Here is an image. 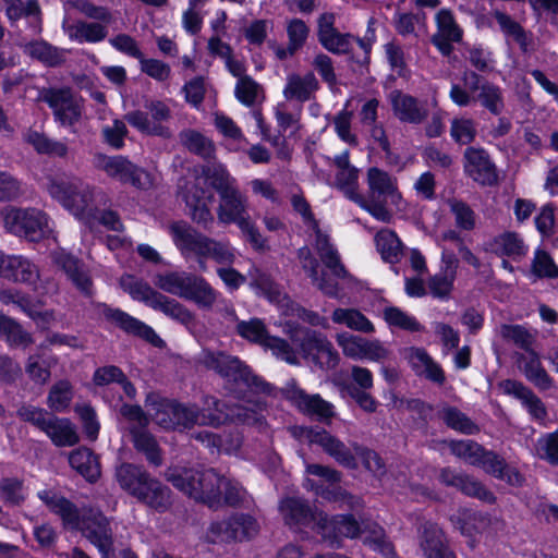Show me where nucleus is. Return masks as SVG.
<instances>
[{
    "instance_id": "obj_52",
    "label": "nucleus",
    "mask_w": 558,
    "mask_h": 558,
    "mask_svg": "<svg viewBox=\"0 0 558 558\" xmlns=\"http://www.w3.org/2000/svg\"><path fill=\"white\" fill-rule=\"evenodd\" d=\"M499 335L502 339L513 342L517 347L526 353L535 352L533 344L536 341L535 335L521 325L502 324L499 327Z\"/></svg>"
},
{
    "instance_id": "obj_19",
    "label": "nucleus",
    "mask_w": 558,
    "mask_h": 558,
    "mask_svg": "<svg viewBox=\"0 0 558 558\" xmlns=\"http://www.w3.org/2000/svg\"><path fill=\"white\" fill-rule=\"evenodd\" d=\"M290 400L302 413L315 416L318 421L329 424L336 415L335 407L324 400L319 395H308L299 388L294 380L287 384L283 389Z\"/></svg>"
},
{
    "instance_id": "obj_9",
    "label": "nucleus",
    "mask_w": 558,
    "mask_h": 558,
    "mask_svg": "<svg viewBox=\"0 0 558 558\" xmlns=\"http://www.w3.org/2000/svg\"><path fill=\"white\" fill-rule=\"evenodd\" d=\"M68 4L86 19L94 20L93 22L78 20L73 24L64 21L62 28L71 40L78 44H97L108 37L107 26L112 22L113 16L107 7L96 5L88 0H69Z\"/></svg>"
},
{
    "instance_id": "obj_2",
    "label": "nucleus",
    "mask_w": 558,
    "mask_h": 558,
    "mask_svg": "<svg viewBox=\"0 0 558 558\" xmlns=\"http://www.w3.org/2000/svg\"><path fill=\"white\" fill-rule=\"evenodd\" d=\"M39 499L56 514L66 529L80 531L100 553L101 558H114V538L109 519L96 509H83L65 497L52 492L43 490Z\"/></svg>"
},
{
    "instance_id": "obj_37",
    "label": "nucleus",
    "mask_w": 558,
    "mask_h": 558,
    "mask_svg": "<svg viewBox=\"0 0 558 558\" xmlns=\"http://www.w3.org/2000/svg\"><path fill=\"white\" fill-rule=\"evenodd\" d=\"M313 230L315 231L314 246L323 264L331 271L335 277L345 278L348 272L340 260L338 251L330 243L329 236L323 233L318 227L317 229Z\"/></svg>"
},
{
    "instance_id": "obj_15",
    "label": "nucleus",
    "mask_w": 558,
    "mask_h": 558,
    "mask_svg": "<svg viewBox=\"0 0 558 558\" xmlns=\"http://www.w3.org/2000/svg\"><path fill=\"white\" fill-rule=\"evenodd\" d=\"M38 100L49 106L56 121L63 126H72L82 118V102L75 97L71 87L43 88L39 92Z\"/></svg>"
},
{
    "instance_id": "obj_5",
    "label": "nucleus",
    "mask_w": 558,
    "mask_h": 558,
    "mask_svg": "<svg viewBox=\"0 0 558 558\" xmlns=\"http://www.w3.org/2000/svg\"><path fill=\"white\" fill-rule=\"evenodd\" d=\"M114 477L128 494L159 512L171 505V490L153 477L143 466L122 463L116 469Z\"/></svg>"
},
{
    "instance_id": "obj_7",
    "label": "nucleus",
    "mask_w": 558,
    "mask_h": 558,
    "mask_svg": "<svg viewBox=\"0 0 558 558\" xmlns=\"http://www.w3.org/2000/svg\"><path fill=\"white\" fill-rule=\"evenodd\" d=\"M46 189L52 198L86 223L95 217V190L82 180L63 174L50 175Z\"/></svg>"
},
{
    "instance_id": "obj_32",
    "label": "nucleus",
    "mask_w": 558,
    "mask_h": 558,
    "mask_svg": "<svg viewBox=\"0 0 558 558\" xmlns=\"http://www.w3.org/2000/svg\"><path fill=\"white\" fill-rule=\"evenodd\" d=\"M279 511L284 523L290 527L308 525L315 521L318 513L313 511L305 499L296 497L282 499L279 504Z\"/></svg>"
},
{
    "instance_id": "obj_1",
    "label": "nucleus",
    "mask_w": 558,
    "mask_h": 558,
    "mask_svg": "<svg viewBox=\"0 0 558 558\" xmlns=\"http://www.w3.org/2000/svg\"><path fill=\"white\" fill-rule=\"evenodd\" d=\"M202 174L218 194L219 203L216 208L218 221L223 225L235 223L255 250H264L266 239L248 215V198L240 190L236 179L219 162H208L203 166Z\"/></svg>"
},
{
    "instance_id": "obj_59",
    "label": "nucleus",
    "mask_w": 558,
    "mask_h": 558,
    "mask_svg": "<svg viewBox=\"0 0 558 558\" xmlns=\"http://www.w3.org/2000/svg\"><path fill=\"white\" fill-rule=\"evenodd\" d=\"M236 332L244 339L258 343L264 347L266 339L270 336L267 332L266 326L263 320L252 318L250 320H241L236 324Z\"/></svg>"
},
{
    "instance_id": "obj_31",
    "label": "nucleus",
    "mask_w": 558,
    "mask_h": 558,
    "mask_svg": "<svg viewBox=\"0 0 558 558\" xmlns=\"http://www.w3.org/2000/svg\"><path fill=\"white\" fill-rule=\"evenodd\" d=\"M407 359L416 375L424 376L440 386L445 384L446 376L441 366L432 359L425 349H408Z\"/></svg>"
},
{
    "instance_id": "obj_33",
    "label": "nucleus",
    "mask_w": 558,
    "mask_h": 558,
    "mask_svg": "<svg viewBox=\"0 0 558 558\" xmlns=\"http://www.w3.org/2000/svg\"><path fill=\"white\" fill-rule=\"evenodd\" d=\"M318 88L319 83L313 72H307L304 75L290 73L287 76L283 96L287 100L305 102L314 97Z\"/></svg>"
},
{
    "instance_id": "obj_43",
    "label": "nucleus",
    "mask_w": 558,
    "mask_h": 558,
    "mask_svg": "<svg viewBox=\"0 0 558 558\" xmlns=\"http://www.w3.org/2000/svg\"><path fill=\"white\" fill-rule=\"evenodd\" d=\"M204 194L202 187L194 186L185 194V204L191 219L207 229L213 225L214 216L203 199Z\"/></svg>"
},
{
    "instance_id": "obj_60",
    "label": "nucleus",
    "mask_w": 558,
    "mask_h": 558,
    "mask_svg": "<svg viewBox=\"0 0 558 558\" xmlns=\"http://www.w3.org/2000/svg\"><path fill=\"white\" fill-rule=\"evenodd\" d=\"M221 498L222 505L231 507L244 506L251 501V496L238 482L231 481L225 476L223 483H221Z\"/></svg>"
},
{
    "instance_id": "obj_23",
    "label": "nucleus",
    "mask_w": 558,
    "mask_h": 558,
    "mask_svg": "<svg viewBox=\"0 0 558 558\" xmlns=\"http://www.w3.org/2000/svg\"><path fill=\"white\" fill-rule=\"evenodd\" d=\"M388 98L395 117L401 122L420 124L428 116L425 104L409 94L395 89Z\"/></svg>"
},
{
    "instance_id": "obj_64",
    "label": "nucleus",
    "mask_w": 558,
    "mask_h": 558,
    "mask_svg": "<svg viewBox=\"0 0 558 558\" xmlns=\"http://www.w3.org/2000/svg\"><path fill=\"white\" fill-rule=\"evenodd\" d=\"M51 415L47 410L29 403H22L16 410V416L21 421L29 423L41 432Z\"/></svg>"
},
{
    "instance_id": "obj_36",
    "label": "nucleus",
    "mask_w": 558,
    "mask_h": 558,
    "mask_svg": "<svg viewBox=\"0 0 558 558\" xmlns=\"http://www.w3.org/2000/svg\"><path fill=\"white\" fill-rule=\"evenodd\" d=\"M476 466H481L486 473L506 481L510 485L520 486L523 482L522 475L517 470L509 468L505 459L494 451L485 449Z\"/></svg>"
},
{
    "instance_id": "obj_11",
    "label": "nucleus",
    "mask_w": 558,
    "mask_h": 558,
    "mask_svg": "<svg viewBox=\"0 0 558 558\" xmlns=\"http://www.w3.org/2000/svg\"><path fill=\"white\" fill-rule=\"evenodd\" d=\"M286 333L303 359L322 369H333L338 366L339 353L320 331L299 324H287Z\"/></svg>"
},
{
    "instance_id": "obj_22",
    "label": "nucleus",
    "mask_w": 558,
    "mask_h": 558,
    "mask_svg": "<svg viewBox=\"0 0 558 558\" xmlns=\"http://www.w3.org/2000/svg\"><path fill=\"white\" fill-rule=\"evenodd\" d=\"M336 15L325 12L317 19V38L319 44L335 54L348 53L351 49L352 35L340 33L336 27Z\"/></svg>"
},
{
    "instance_id": "obj_21",
    "label": "nucleus",
    "mask_w": 558,
    "mask_h": 558,
    "mask_svg": "<svg viewBox=\"0 0 558 558\" xmlns=\"http://www.w3.org/2000/svg\"><path fill=\"white\" fill-rule=\"evenodd\" d=\"M305 437L311 444L320 446L326 453L332 457L342 466L351 470L357 468L355 454L351 449L325 429L308 428L305 430Z\"/></svg>"
},
{
    "instance_id": "obj_4",
    "label": "nucleus",
    "mask_w": 558,
    "mask_h": 558,
    "mask_svg": "<svg viewBox=\"0 0 558 558\" xmlns=\"http://www.w3.org/2000/svg\"><path fill=\"white\" fill-rule=\"evenodd\" d=\"M198 362L205 368L216 372L226 380L228 390L236 398L246 391L268 392L269 385L254 375L239 357L222 351L204 350Z\"/></svg>"
},
{
    "instance_id": "obj_55",
    "label": "nucleus",
    "mask_w": 558,
    "mask_h": 558,
    "mask_svg": "<svg viewBox=\"0 0 558 558\" xmlns=\"http://www.w3.org/2000/svg\"><path fill=\"white\" fill-rule=\"evenodd\" d=\"M449 448L452 454L475 466L480 463L485 451L482 445L470 439L452 440Z\"/></svg>"
},
{
    "instance_id": "obj_24",
    "label": "nucleus",
    "mask_w": 558,
    "mask_h": 558,
    "mask_svg": "<svg viewBox=\"0 0 558 558\" xmlns=\"http://www.w3.org/2000/svg\"><path fill=\"white\" fill-rule=\"evenodd\" d=\"M418 532L420 547L426 558H456L442 530L436 523L424 521Z\"/></svg>"
},
{
    "instance_id": "obj_42",
    "label": "nucleus",
    "mask_w": 558,
    "mask_h": 558,
    "mask_svg": "<svg viewBox=\"0 0 558 558\" xmlns=\"http://www.w3.org/2000/svg\"><path fill=\"white\" fill-rule=\"evenodd\" d=\"M130 434L132 435V441L134 448L145 454L146 460L155 465L159 466L162 464V457L160 452L159 445L155 437L146 429H141L140 427H128Z\"/></svg>"
},
{
    "instance_id": "obj_34",
    "label": "nucleus",
    "mask_w": 558,
    "mask_h": 558,
    "mask_svg": "<svg viewBox=\"0 0 558 558\" xmlns=\"http://www.w3.org/2000/svg\"><path fill=\"white\" fill-rule=\"evenodd\" d=\"M501 388L508 395H512L527 409L533 418L544 421L547 416V410L543 401L520 381L507 379L501 383Z\"/></svg>"
},
{
    "instance_id": "obj_18",
    "label": "nucleus",
    "mask_w": 558,
    "mask_h": 558,
    "mask_svg": "<svg viewBox=\"0 0 558 558\" xmlns=\"http://www.w3.org/2000/svg\"><path fill=\"white\" fill-rule=\"evenodd\" d=\"M209 532L221 542H243L255 537L259 524L255 518L245 513H236L220 522L211 523Z\"/></svg>"
},
{
    "instance_id": "obj_63",
    "label": "nucleus",
    "mask_w": 558,
    "mask_h": 558,
    "mask_svg": "<svg viewBox=\"0 0 558 558\" xmlns=\"http://www.w3.org/2000/svg\"><path fill=\"white\" fill-rule=\"evenodd\" d=\"M264 347L269 349L276 357L291 365L300 364L298 348L294 349L286 339L270 336L268 339H266Z\"/></svg>"
},
{
    "instance_id": "obj_6",
    "label": "nucleus",
    "mask_w": 558,
    "mask_h": 558,
    "mask_svg": "<svg viewBox=\"0 0 558 558\" xmlns=\"http://www.w3.org/2000/svg\"><path fill=\"white\" fill-rule=\"evenodd\" d=\"M166 480L175 488L207 505L218 509L222 506L221 483L223 475L214 469L197 470L182 466L170 468L166 471Z\"/></svg>"
},
{
    "instance_id": "obj_56",
    "label": "nucleus",
    "mask_w": 558,
    "mask_h": 558,
    "mask_svg": "<svg viewBox=\"0 0 558 558\" xmlns=\"http://www.w3.org/2000/svg\"><path fill=\"white\" fill-rule=\"evenodd\" d=\"M316 532L322 536V541L330 548H339L341 538L338 534L335 518H328L324 512H318L314 521Z\"/></svg>"
},
{
    "instance_id": "obj_16",
    "label": "nucleus",
    "mask_w": 558,
    "mask_h": 558,
    "mask_svg": "<svg viewBox=\"0 0 558 558\" xmlns=\"http://www.w3.org/2000/svg\"><path fill=\"white\" fill-rule=\"evenodd\" d=\"M260 417L253 410L241 405L228 407L213 396L204 397L201 410V425L218 427L227 422H238L247 425L256 424Z\"/></svg>"
},
{
    "instance_id": "obj_51",
    "label": "nucleus",
    "mask_w": 558,
    "mask_h": 558,
    "mask_svg": "<svg viewBox=\"0 0 558 558\" xmlns=\"http://www.w3.org/2000/svg\"><path fill=\"white\" fill-rule=\"evenodd\" d=\"M492 250L498 255L520 258L526 254V246L515 232H505L494 238Z\"/></svg>"
},
{
    "instance_id": "obj_61",
    "label": "nucleus",
    "mask_w": 558,
    "mask_h": 558,
    "mask_svg": "<svg viewBox=\"0 0 558 558\" xmlns=\"http://www.w3.org/2000/svg\"><path fill=\"white\" fill-rule=\"evenodd\" d=\"M384 318L389 326L407 331L417 332L423 330V326L413 316L395 306L384 310Z\"/></svg>"
},
{
    "instance_id": "obj_62",
    "label": "nucleus",
    "mask_w": 558,
    "mask_h": 558,
    "mask_svg": "<svg viewBox=\"0 0 558 558\" xmlns=\"http://www.w3.org/2000/svg\"><path fill=\"white\" fill-rule=\"evenodd\" d=\"M447 203L459 229L471 231L475 228V213L466 203L457 198H450Z\"/></svg>"
},
{
    "instance_id": "obj_14",
    "label": "nucleus",
    "mask_w": 558,
    "mask_h": 558,
    "mask_svg": "<svg viewBox=\"0 0 558 558\" xmlns=\"http://www.w3.org/2000/svg\"><path fill=\"white\" fill-rule=\"evenodd\" d=\"M4 228L19 236L37 241L48 231L46 214L36 208H5L1 211Z\"/></svg>"
},
{
    "instance_id": "obj_28",
    "label": "nucleus",
    "mask_w": 558,
    "mask_h": 558,
    "mask_svg": "<svg viewBox=\"0 0 558 558\" xmlns=\"http://www.w3.org/2000/svg\"><path fill=\"white\" fill-rule=\"evenodd\" d=\"M298 258L300 260L302 269L307 274V276L312 280V283L319 291H322L325 295L330 298L338 296V282L327 277V275L324 271L319 274V263L317 258H315L314 255L312 254L310 247L303 246L299 248Z\"/></svg>"
},
{
    "instance_id": "obj_35",
    "label": "nucleus",
    "mask_w": 558,
    "mask_h": 558,
    "mask_svg": "<svg viewBox=\"0 0 558 558\" xmlns=\"http://www.w3.org/2000/svg\"><path fill=\"white\" fill-rule=\"evenodd\" d=\"M54 263L66 274L71 281L87 296L93 294V282L84 265L74 256L64 252L54 255Z\"/></svg>"
},
{
    "instance_id": "obj_49",
    "label": "nucleus",
    "mask_w": 558,
    "mask_h": 558,
    "mask_svg": "<svg viewBox=\"0 0 558 558\" xmlns=\"http://www.w3.org/2000/svg\"><path fill=\"white\" fill-rule=\"evenodd\" d=\"M153 310L163 313L166 316L186 327L193 325L195 322L194 314L186 306L162 293Z\"/></svg>"
},
{
    "instance_id": "obj_53",
    "label": "nucleus",
    "mask_w": 558,
    "mask_h": 558,
    "mask_svg": "<svg viewBox=\"0 0 558 558\" xmlns=\"http://www.w3.org/2000/svg\"><path fill=\"white\" fill-rule=\"evenodd\" d=\"M352 448L355 454L361 459L363 466L371 472L374 477L381 480L386 475V464L379 453L356 442L352 444Z\"/></svg>"
},
{
    "instance_id": "obj_41",
    "label": "nucleus",
    "mask_w": 558,
    "mask_h": 558,
    "mask_svg": "<svg viewBox=\"0 0 558 558\" xmlns=\"http://www.w3.org/2000/svg\"><path fill=\"white\" fill-rule=\"evenodd\" d=\"M70 465L89 483L100 477V463L98 457L86 447H81L69 454Z\"/></svg>"
},
{
    "instance_id": "obj_48",
    "label": "nucleus",
    "mask_w": 558,
    "mask_h": 558,
    "mask_svg": "<svg viewBox=\"0 0 558 558\" xmlns=\"http://www.w3.org/2000/svg\"><path fill=\"white\" fill-rule=\"evenodd\" d=\"M438 415L449 428L461 434L474 435L480 432V427L456 407L444 405Z\"/></svg>"
},
{
    "instance_id": "obj_29",
    "label": "nucleus",
    "mask_w": 558,
    "mask_h": 558,
    "mask_svg": "<svg viewBox=\"0 0 558 558\" xmlns=\"http://www.w3.org/2000/svg\"><path fill=\"white\" fill-rule=\"evenodd\" d=\"M517 363L525 378L539 391H546L554 387V379L543 367L539 355L536 352L518 354Z\"/></svg>"
},
{
    "instance_id": "obj_10",
    "label": "nucleus",
    "mask_w": 558,
    "mask_h": 558,
    "mask_svg": "<svg viewBox=\"0 0 558 558\" xmlns=\"http://www.w3.org/2000/svg\"><path fill=\"white\" fill-rule=\"evenodd\" d=\"M463 85L453 84L450 99L460 107H468L478 101L492 114L499 116L505 109L501 89L478 75L474 71H464L461 77Z\"/></svg>"
},
{
    "instance_id": "obj_12",
    "label": "nucleus",
    "mask_w": 558,
    "mask_h": 558,
    "mask_svg": "<svg viewBox=\"0 0 558 558\" xmlns=\"http://www.w3.org/2000/svg\"><path fill=\"white\" fill-rule=\"evenodd\" d=\"M93 165L96 169L107 173L108 177L129 183L140 190H148L154 185L151 174L138 168L123 156H107L95 154Z\"/></svg>"
},
{
    "instance_id": "obj_57",
    "label": "nucleus",
    "mask_w": 558,
    "mask_h": 558,
    "mask_svg": "<svg viewBox=\"0 0 558 558\" xmlns=\"http://www.w3.org/2000/svg\"><path fill=\"white\" fill-rule=\"evenodd\" d=\"M477 134L476 123L471 118H454L451 121L450 136L459 145L471 144Z\"/></svg>"
},
{
    "instance_id": "obj_3",
    "label": "nucleus",
    "mask_w": 558,
    "mask_h": 558,
    "mask_svg": "<svg viewBox=\"0 0 558 558\" xmlns=\"http://www.w3.org/2000/svg\"><path fill=\"white\" fill-rule=\"evenodd\" d=\"M177 248L185 259L195 258L201 270L207 269L206 260L214 259L218 264L231 265L235 254L229 242L209 238L185 221H175L169 227Z\"/></svg>"
},
{
    "instance_id": "obj_20",
    "label": "nucleus",
    "mask_w": 558,
    "mask_h": 558,
    "mask_svg": "<svg viewBox=\"0 0 558 558\" xmlns=\"http://www.w3.org/2000/svg\"><path fill=\"white\" fill-rule=\"evenodd\" d=\"M464 172L483 186H493L498 182V172L488 153L484 148L468 147L463 154Z\"/></svg>"
},
{
    "instance_id": "obj_26",
    "label": "nucleus",
    "mask_w": 558,
    "mask_h": 558,
    "mask_svg": "<svg viewBox=\"0 0 558 558\" xmlns=\"http://www.w3.org/2000/svg\"><path fill=\"white\" fill-rule=\"evenodd\" d=\"M436 24L437 33L432 36V43L444 56H449L453 50L452 43H459L463 32L448 9H441L436 14Z\"/></svg>"
},
{
    "instance_id": "obj_38",
    "label": "nucleus",
    "mask_w": 558,
    "mask_h": 558,
    "mask_svg": "<svg viewBox=\"0 0 558 558\" xmlns=\"http://www.w3.org/2000/svg\"><path fill=\"white\" fill-rule=\"evenodd\" d=\"M121 289L126 292L134 301H138L153 308L161 292L154 289L148 282L133 275L125 274L120 280Z\"/></svg>"
},
{
    "instance_id": "obj_44",
    "label": "nucleus",
    "mask_w": 558,
    "mask_h": 558,
    "mask_svg": "<svg viewBox=\"0 0 558 558\" xmlns=\"http://www.w3.org/2000/svg\"><path fill=\"white\" fill-rule=\"evenodd\" d=\"M180 143L192 154L210 161L215 158V145L211 140L201 132L185 129L179 134Z\"/></svg>"
},
{
    "instance_id": "obj_8",
    "label": "nucleus",
    "mask_w": 558,
    "mask_h": 558,
    "mask_svg": "<svg viewBox=\"0 0 558 558\" xmlns=\"http://www.w3.org/2000/svg\"><path fill=\"white\" fill-rule=\"evenodd\" d=\"M154 284L166 293L193 301L202 308H211L218 295L205 278L187 271L157 274Z\"/></svg>"
},
{
    "instance_id": "obj_54",
    "label": "nucleus",
    "mask_w": 558,
    "mask_h": 558,
    "mask_svg": "<svg viewBox=\"0 0 558 558\" xmlns=\"http://www.w3.org/2000/svg\"><path fill=\"white\" fill-rule=\"evenodd\" d=\"M27 53L49 66H56L64 61L63 52L46 41H34L26 46Z\"/></svg>"
},
{
    "instance_id": "obj_25",
    "label": "nucleus",
    "mask_w": 558,
    "mask_h": 558,
    "mask_svg": "<svg viewBox=\"0 0 558 558\" xmlns=\"http://www.w3.org/2000/svg\"><path fill=\"white\" fill-rule=\"evenodd\" d=\"M0 277L33 286L39 279V269L23 256H0Z\"/></svg>"
},
{
    "instance_id": "obj_58",
    "label": "nucleus",
    "mask_w": 558,
    "mask_h": 558,
    "mask_svg": "<svg viewBox=\"0 0 558 558\" xmlns=\"http://www.w3.org/2000/svg\"><path fill=\"white\" fill-rule=\"evenodd\" d=\"M72 397L71 384L68 380H60L50 388L47 404L52 411L62 412L70 405Z\"/></svg>"
},
{
    "instance_id": "obj_50",
    "label": "nucleus",
    "mask_w": 558,
    "mask_h": 558,
    "mask_svg": "<svg viewBox=\"0 0 558 558\" xmlns=\"http://www.w3.org/2000/svg\"><path fill=\"white\" fill-rule=\"evenodd\" d=\"M331 319L336 324L345 325L359 332L372 333L375 331L372 322L355 308H336L332 312Z\"/></svg>"
},
{
    "instance_id": "obj_30",
    "label": "nucleus",
    "mask_w": 558,
    "mask_h": 558,
    "mask_svg": "<svg viewBox=\"0 0 558 558\" xmlns=\"http://www.w3.org/2000/svg\"><path fill=\"white\" fill-rule=\"evenodd\" d=\"M407 359L416 375L424 376L440 386L445 384L446 376L441 366L432 359L425 349H408Z\"/></svg>"
},
{
    "instance_id": "obj_45",
    "label": "nucleus",
    "mask_w": 558,
    "mask_h": 558,
    "mask_svg": "<svg viewBox=\"0 0 558 558\" xmlns=\"http://www.w3.org/2000/svg\"><path fill=\"white\" fill-rule=\"evenodd\" d=\"M492 16L496 20L506 37H511L523 52L529 50L532 43L531 34L526 33L517 21L500 10H494Z\"/></svg>"
},
{
    "instance_id": "obj_27",
    "label": "nucleus",
    "mask_w": 558,
    "mask_h": 558,
    "mask_svg": "<svg viewBox=\"0 0 558 558\" xmlns=\"http://www.w3.org/2000/svg\"><path fill=\"white\" fill-rule=\"evenodd\" d=\"M368 185V197L386 198L392 204H398L401 199V193L398 189V179L387 171L371 167L366 173Z\"/></svg>"
},
{
    "instance_id": "obj_39",
    "label": "nucleus",
    "mask_w": 558,
    "mask_h": 558,
    "mask_svg": "<svg viewBox=\"0 0 558 558\" xmlns=\"http://www.w3.org/2000/svg\"><path fill=\"white\" fill-rule=\"evenodd\" d=\"M121 289L126 292L134 301H138L153 308L161 292L154 289L148 282L133 275L125 274L120 280Z\"/></svg>"
},
{
    "instance_id": "obj_40",
    "label": "nucleus",
    "mask_w": 558,
    "mask_h": 558,
    "mask_svg": "<svg viewBox=\"0 0 558 558\" xmlns=\"http://www.w3.org/2000/svg\"><path fill=\"white\" fill-rule=\"evenodd\" d=\"M57 447H71L78 442L80 438L74 425L68 418H60L53 414L43 429Z\"/></svg>"
},
{
    "instance_id": "obj_13",
    "label": "nucleus",
    "mask_w": 558,
    "mask_h": 558,
    "mask_svg": "<svg viewBox=\"0 0 558 558\" xmlns=\"http://www.w3.org/2000/svg\"><path fill=\"white\" fill-rule=\"evenodd\" d=\"M145 109L146 112L141 110L128 112L124 116L125 121L143 134L171 138L173 133L165 125L172 116L169 106L160 100H150L145 104Z\"/></svg>"
},
{
    "instance_id": "obj_17",
    "label": "nucleus",
    "mask_w": 558,
    "mask_h": 558,
    "mask_svg": "<svg viewBox=\"0 0 558 558\" xmlns=\"http://www.w3.org/2000/svg\"><path fill=\"white\" fill-rule=\"evenodd\" d=\"M94 310L99 317H102L128 335L138 337L156 347L161 345L163 342L150 326L120 308L110 307L105 303H96L94 304Z\"/></svg>"
},
{
    "instance_id": "obj_47",
    "label": "nucleus",
    "mask_w": 558,
    "mask_h": 558,
    "mask_svg": "<svg viewBox=\"0 0 558 558\" xmlns=\"http://www.w3.org/2000/svg\"><path fill=\"white\" fill-rule=\"evenodd\" d=\"M24 140L32 145L38 154L59 158H64L68 155L69 149L64 143L53 141L44 133H39L35 130H28L24 135Z\"/></svg>"
},
{
    "instance_id": "obj_46",
    "label": "nucleus",
    "mask_w": 558,
    "mask_h": 558,
    "mask_svg": "<svg viewBox=\"0 0 558 558\" xmlns=\"http://www.w3.org/2000/svg\"><path fill=\"white\" fill-rule=\"evenodd\" d=\"M377 251L381 258L390 264H397L403 256V245L398 235L389 229H381L375 235Z\"/></svg>"
}]
</instances>
